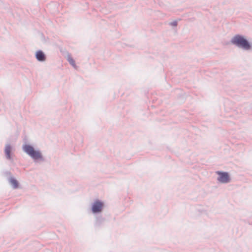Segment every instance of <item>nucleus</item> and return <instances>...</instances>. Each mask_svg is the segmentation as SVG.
Wrapping results in <instances>:
<instances>
[{
	"label": "nucleus",
	"instance_id": "nucleus-1",
	"mask_svg": "<svg viewBox=\"0 0 252 252\" xmlns=\"http://www.w3.org/2000/svg\"><path fill=\"white\" fill-rule=\"evenodd\" d=\"M24 140L26 141V138L25 137ZM22 149L34 162L44 161L45 160L41 151L38 149H35L32 145L27 144L26 141H25V144L23 145Z\"/></svg>",
	"mask_w": 252,
	"mask_h": 252
},
{
	"label": "nucleus",
	"instance_id": "nucleus-2",
	"mask_svg": "<svg viewBox=\"0 0 252 252\" xmlns=\"http://www.w3.org/2000/svg\"><path fill=\"white\" fill-rule=\"evenodd\" d=\"M230 43L237 47L246 51L249 45V40L244 35L240 34H235L230 40Z\"/></svg>",
	"mask_w": 252,
	"mask_h": 252
},
{
	"label": "nucleus",
	"instance_id": "nucleus-3",
	"mask_svg": "<svg viewBox=\"0 0 252 252\" xmlns=\"http://www.w3.org/2000/svg\"><path fill=\"white\" fill-rule=\"evenodd\" d=\"M104 207V203L103 201L96 199L92 203L91 210L93 214L97 215L103 211Z\"/></svg>",
	"mask_w": 252,
	"mask_h": 252
},
{
	"label": "nucleus",
	"instance_id": "nucleus-4",
	"mask_svg": "<svg viewBox=\"0 0 252 252\" xmlns=\"http://www.w3.org/2000/svg\"><path fill=\"white\" fill-rule=\"evenodd\" d=\"M217 177V181L221 184H227L231 181V177L228 172L222 171H217L216 172Z\"/></svg>",
	"mask_w": 252,
	"mask_h": 252
},
{
	"label": "nucleus",
	"instance_id": "nucleus-5",
	"mask_svg": "<svg viewBox=\"0 0 252 252\" xmlns=\"http://www.w3.org/2000/svg\"><path fill=\"white\" fill-rule=\"evenodd\" d=\"M13 150V148L10 144H6L4 149V153L5 156V158L7 159L10 161L13 160L12 156L13 155L12 153Z\"/></svg>",
	"mask_w": 252,
	"mask_h": 252
},
{
	"label": "nucleus",
	"instance_id": "nucleus-6",
	"mask_svg": "<svg viewBox=\"0 0 252 252\" xmlns=\"http://www.w3.org/2000/svg\"><path fill=\"white\" fill-rule=\"evenodd\" d=\"M35 57L37 61L44 62L47 59V56L45 53L41 50H38L35 53Z\"/></svg>",
	"mask_w": 252,
	"mask_h": 252
},
{
	"label": "nucleus",
	"instance_id": "nucleus-7",
	"mask_svg": "<svg viewBox=\"0 0 252 252\" xmlns=\"http://www.w3.org/2000/svg\"><path fill=\"white\" fill-rule=\"evenodd\" d=\"M8 181L14 189H18L20 187V184L17 180L14 177H10L8 178Z\"/></svg>",
	"mask_w": 252,
	"mask_h": 252
},
{
	"label": "nucleus",
	"instance_id": "nucleus-8",
	"mask_svg": "<svg viewBox=\"0 0 252 252\" xmlns=\"http://www.w3.org/2000/svg\"><path fill=\"white\" fill-rule=\"evenodd\" d=\"M105 219L101 215H97L95 217L94 225L96 227H100L104 222Z\"/></svg>",
	"mask_w": 252,
	"mask_h": 252
},
{
	"label": "nucleus",
	"instance_id": "nucleus-9",
	"mask_svg": "<svg viewBox=\"0 0 252 252\" xmlns=\"http://www.w3.org/2000/svg\"><path fill=\"white\" fill-rule=\"evenodd\" d=\"M67 60L72 66H73L74 68H76V65L75 62V61L74 59L72 58V57L70 55H68Z\"/></svg>",
	"mask_w": 252,
	"mask_h": 252
},
{
	"label": "nucleus",
	"instance_id": "nucleus-10",
	"mask_svg": "<svg viewBox=\"0 0 252 252\" xmlns=\"http://www.w3.org/2000/svg\"><path fill=\"white\" fill-rule=\"evenodd\" d=\"M4 175L8 179L10 177H13L11 173L9 171H5L3 172Z\"/></svg>",
	"mask_w": 252,
	"mask_h": 252
},
{
	"label": "nucleus",
	"instance_id": "nucleus-11",
	"mask_svg": "<svg viewBox=\"0 0 252 252\" xmlns=\"http://www.w3.org/2000/svg\"><path fill=\"white\" fill-rule=\"evenodd\" d=\"M169 25L173 27H176L178 25V21L177 20H174L169 23Z\"/></svg>",
	"mask_w": 252,
	"mask_h": 252
},
{
	"label": "nucleus",
	"instance_id": "nucleus-12",
	"mask_svg": "<svg viewBox=\"0 0 252 252\" xmlns=\"http://www.w3.org/2000/svg\"><path fill=\"white\" fill-rule=\"evenodd\" d=\"M249 50H252V41H249V46H248L246 51H249Z\"/></svg>",
	"mask_w": 252,
	"mask_h": 252
},
{
	"label": "nucleus",
	"instance_id": "nucleus-13",
	"mask_svg": "<svg viewBox=\"0 0 252 252\" xmlns=\"http://www.w3.org/2000/svg\"><path fill=\"white\" fill-rule=\"evenodd\" d=\"M41 35H42V36L43 37H44V35H43V33H42V34H41Z\"/></svg>",
	"mask_w": 252,
	"mask_h": 252
}]
</instances>
